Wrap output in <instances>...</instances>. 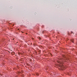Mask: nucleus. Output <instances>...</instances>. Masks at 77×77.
<instances>
[{"label":"nucleus","mask_w":77,"mask_h":77,"mask_svg":"<svg viewBox=\"0 0 77 77\" xmlns=\"http://www.w3.org/2000/svg\"><path fill=\"white\" fill-rule=\"evenodd\" d=\"M10 53H11V51H10Z\"/></svg>","instance_id":"0eeeda50"},{"label":"nucleus","mask_w":77,"mask_h":77,"mask_svg":"<svg viewBox=\"0 0 77 77\" xmlns=\"http://www.w3.org/2000/svg\"><path fill=\"white\" fill-rule=\"evenodd\" d=\"M62 60L61 59H59L57 60V62L60 64H63V62H62Z\"/></svg>","instance_id":"f257e3e1"},{"label":"nucleus","mask_w":77,"mask_h":77,"mask_svg":"<svg viewBox=\"0 0 77 77\" xmlns=\"http://www.w3.org/2000/svg\"><path fill=\"white\" fill-rule=\"evenodd\" d=\"M13 40H14V38L13 39Z\"/></svg>","instance_id":"39448f33"},{"label":"nucleus","mask_w":77,"mask_h":77,"mask_svg":"<svg viewBox=\"0 0 77 77\" xmlns=\"http://www.w3.org/2000/svg\"><path fill=\"white\" fill-rule=\"evenodd\" d=\"M26 35H27V33H26Z\"/></svg>","instance_id":"7ed1b4c3"},{"label":"nucleus","mask_w":77,"mask_h":77,"mask_svg":"<svg viewBox=\"0 0 77 77\" xmlns=\"http://www.w3.org/2000/svg\"><path fill=\"white\" fill-rule=\"evenodd\" d=\"M51 55H52V54H51Z\"/></svg>","instance_id":"6e6552de"},{"label":"nucleus","mask_w":77,"mask_h":77,"mask_svg":"<svg viewBox=\"0 0 77 77\" xmlns=\"http://www.w3.org/2000/svg\"><path fill=\"white\" fill-rule=\"evenodd\" d=\"M32 39H33V38H32Z\"/></svg>","instance_id":"20e7f679"},{"label":"nucleus","mask_w":77,"mask_h":77,"mask_svg":"<svg viewBox=\"0 0 77 77\" xmlns=\"http://www.w3.org/2000/svg\"><path fill=\"white\" fill-rule=\"evenodd\" d=\"M22 33H23V32H22Z\"/></svg>","instance_id":"1a4fd4ad"},{"label":"nucleus","mask_w":77,"mask_h":77,"mask_svg":"<svg viewBox=\"0 0 77 77\" xmlns=\"http://www.w3.org/2000/svg\"><path fill=\"white\" fill-rule=\"evenodd\" d=\"M71 33H72V32H71Z\"/></svg>","instance_id":"423d86ee"},{"label":"nucleus","mask_w":77,"mask_h":77,"mask_svg":"<svg viewBox=\"0 0 77 77\" xmlns=\"http://www.w3.org/2000/svg\"><path fill=\"white\" fill-rule=\"evenodd\" d=\"M18 29V30H19V29Z\"/></svg>","instance_id":"9d476101"},{"label":"nucleus","mask_w":77,"mask_h":77,"mask_svg":"<svg viewBox=\"0 0 77 77\" xmlns=\"http://www.w3.org/2000/svg\"><path fill=\"white\" fill-rule=\"evenodd\" d=\"M71 42H73V41H72V40H71Z\"/></svg>","instance_id":"f03ea898"}]
</instances>
